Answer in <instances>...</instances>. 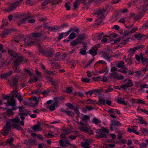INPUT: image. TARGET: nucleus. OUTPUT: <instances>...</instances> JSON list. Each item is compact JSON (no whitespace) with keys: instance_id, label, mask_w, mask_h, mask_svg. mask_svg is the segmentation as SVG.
Listing matches in <instances>:
<instances>
[{"instance_id":"nucleus-33","label":"nucleus","mask_w":148,"mask_h":148,"mask_svg":"<svg viewBox=\"0 0 148 148\" xmlns=\"http://www.w3.org/2000/svg\"><path fill=\"white\" fill-rule=\"evenodd\" d=\"M77 36V34L74 32H72L68 36L69 39L71 40L75 38Z\"/></svg>"},{"instance_id":"nucleus-32","label":"nucleus","mask_w":148,"mask_h":148,"mask_svg":"<svg viewBox=\"0 0 148 148\" xmlns=\"http://www.w3.org/2000/svg\"><path fill=\"white\" fill-rule=\"evenodd\" d=\"M81 0H76L73 3V8L75 9H76L79 5V2L81 1Z\"/></svg>"},{"instance_id":"nucleus-40","label":"nucleus","mask_w":148,"mask_h":148,"mask_svg":"<svg viewBox=\"0 0 148 148\" xmlns=\"http://www.w3.org/2000/svg\"><path fill=\"white\" fill-rule=\"evenodd\" d=\"M51 82V84L54 86V88L56 89L57 90L59 88L58 84L56 82L52 80Z\"/></svg>"},{"instance_id":"nucleus-61","label":"nucleus","mask_w":148,"mask_h":148,"mask_svg":"<svg viewBox=\"0 0 148 148\" xmlns=\"http://www.w3.org/2000/svg\"><path fill=\"white\" fill-rule=\"evenodd\" d=\"M140 59L143 62H148V59L144 58L142 55L141 56Z\"/></svg>"},{"instance_id":"nucleus-25","label":"nucleus","mask_w":148,"mask_h":148,"mask_svg":"<svg viewBox=\"0 0 148 148\" xmlns=\"http://www.w3.org/2000/svg\"><path fill=\"white\" fill-rule=\"evenodd\" d=\"M17 5H16L15 4H13L12 5L10 6L6 9L7 10L8 12H10L14 10L16 8Z\"/></svg>"},{"instance_id":"nucleus-7","label":"nucleus","mask_w":148,"mask_h":148,"mask_svg":"<svg viewBox=\"0 0 148 148\" xmlns=\"http://www.w3.org/2000/svg\"><path fill=\"white\" fill-rule=\"evenodd\" d=\"M14 55H15L14 57L16 58V60L14 61V64L16 66H18L22 62L23 60V58L22 56H17L15 53H14Z\"/></svg>"},{"instance_id":"nucleus-11","label":"nucleus","mask_w":148,"mask_h":148,"mask_svg":"<svg viewBox=\"0 0 148 148\" xmlns=\"http://www.w3.org/2000/svg\"><path fill=\"white\" fill-rule=\"evenodd\" d=\"M106 111L108 113H113L115 115L116 114H120V112L119 110L112 108L107 110H106Z\"/></svg>"},{"instance_id":"nucleus-9","label":"nucleus","mask_w":148,"mask_h":148,"mask_svg":"<svg viewBox=\"0 0 148 148\" xmlns=\"http://www.w3.org/2000/svg\"><path fill=\"white\" fill-rule=\"evenodd\" d=\"M26 16L27 17L26 18H25L19 20L17 24L18 26H20L22 24H24L26 23V22L27 21V18H31V16L29 14V13H27Z\"/></svg>"},{"instance_id":"nucleus-20","label":"nucleus","mask_w":148,"mask_h":148,"mask_svg":"<svg viewBox=\"0 0 148 148\" xmlns=\"http://www.w3.org/2000/svg\"><path fill=\"white\" fill-rule=\"evenodd\" d=\"M96 93H98L99 90H98L94 89L93 90H90L89 91L85 92V94L86 95L88 96V95H91L93 92Z\"/></svg>"},{"instance_id":"nucleus-59","label":"nucleus","mask_w":148,"mask_h":148,"mask_svg":"<svg viewBox=\"0 0 148 148\" xmlns=\"http://www.w3.org/2000/svg\"><path fill=\"white\" fill-rule=\"evenodd\" d=\"M142 28L147 29L148 28V21L144 23L142 27Z\"/></svg>"},{"instance_id":"nucleus-58","label":"nucleus","mask_w":148,"mask_h":148,"mask_svg":"<svg viewBox=\"0 0 148 148\" xmlns=\"http://www.w3.org/2000/svg\"><path fill=\"white\" fill-rule=\"evenodd\" d=\"M39 78L37 75L34 76L32 77H31V79H32L34 83H36L38 81Z\"/></svg>"},{"instance_id":"nucleus-1","label":"nucleus","mask_w":148,"mask_h":148,"mask_svg":"<svg viewBox=\"0 0 148 148\" xmlns=\"http://www.w3.org/2000/svg\"><path fill=\"white\" fill-rule=\"evenodd\" d=\"M36 46L39 51L43 55L49 58L53 57L54 51L52 48H44L41 44H38Z\"/></svg>"},{"instance_id":"nucleus-45","label":"nucleus","mask_w":148,"mask_h":148,"mask_svg":"<svg viewBox=\"0 0 148 148\" xmlns=\"http://www.w3.org/2000/svg\"><path fill=\"white\" fill-rule=\"evenodd\" d=\"M71 30V32H76L77 34H78L79 32V30L77 27L75 26L73 28H70Z\"/></svg>"},{"instance_id":"nucleus-26","label":"nucleus","mask_w":148,"mask_h":148,"mask_svg":"<svg viewBox=\"0 0 148 148\" xmlns=\"http://www.w3.org/2000/svg\"><path fill=\"white\" fill-rule=\"evenodd\" d=\"M79 43L77 40L76 38L71 41L70 43V45L72 47H75L77 45L79 44Z\"/></svg>"},{"instance_id":"nucleus-10","label":"nucleus","mask_w":148,"mask_h":148,"mask_svg":"<svg viewBox=\"0 0 148 148\" xmlns=\"http://www.w3.org/2000/svg\"><path fill=\"white\" fill-rule=\"evenodd\" d=\"M18 79L17 78L15 77L12 79L10 82V86L12 87H13L15 89H16L18 87Z\"/></svg>"},{"instance_id":"nucleus-22","label":"nucleus","mask_w":148,"mask_h":148,"mask_svg":"<svg viewBox=\"0 0 148 148\" xmlns=\"http://www.w3.org/2000/svg\"><path fill=\"white\" fill-rule=\"evenodd\" d=\"M118 74L116 72H114L110 74V78L111 79H116L117 78Z\"/></svg>"},{"instance_id":"nucleus-56","label":"nucleus","mask_w":148,"mask_h":148,"mask_svg":"<svg viewBox=\"0 0 148 148\" xmlns=\"http://www.w3.org/2000/svg\"><path fill=\"white\" fill-rule=\"evenodd\" d=\"M68 26V25L66 23L62 24L60 26H59L60 30H62L64 27H66Z\"/></svg>"},{"instance_id":"nucleus-31","label":"nucleus","mask_w":148,"mask_h":148,"mask_svg":"<svg viewBox=\"0 0 148 148\" xmlns=\"http://www.w3.org/2000/svg\"><path fill=\"white\" fill-rule=\"evenodd\" d=\"M140 131L143 134H148V130L142 127L140 128Z\"/></svg>"},{"instance_id":"nucleus-3","label":"nucleus","mask_w":148,"mask_h":148,"mask_svg":"<svg viewBox=\"0 0 148 148\" xmlns=\"http://www.w3.org/2000/svg\"><path fill=\"white\" fill-rule=\"evenodd\" d=\"M18 92L16 90H13L10 93L11 99H9L7 103H5L6 106H12V109L13 110L16 109L15 106L16 103V100L14 98L15 97H17L18 95L17 94Z\"/></svg>"},{"instance_id":"nucleus-6","label":"nucleus","mask_w":148,"mask_h":148,"mask_svg":"<svg viewBox=\"0 0 148 148\" xmlns=\"http://www.w3.org/2000/svg\"><path fill=\"white\" fill-rule=\"evenodd\" d=\"M41 27L42 26L39 27L35 30L34 32L32 33L33 37L37 38L42 36L43 31L41 29Z\"/></svg>"},{"instance_id":"nucleus-55","label":"nucleus","mask_w":148,"mask_h":148,"mask_svg":"<svg viewBox=\"0 0 148 148\" xmlns=\"http://www.w3.org/2000/svg\"><path fill=\"white\" fill-rule=\"evenodd\" d=\"M2 99H3L7 100L8 101L9 99H11V96L10 94H7L6 95L3 96L2 97Z\"/></svg>"},{"instance_id":"nucleus-44","label":"nucleus","mask_w":148,"mask_h":148,"mask_svg":"<svg viewBox=\"0 0 148 148\" xmlns=\"http://www.w3.org/2000/svg\"><path fill=\"white\" fill-rule=\"evenodd\" d=\"M96 101L91 100L90 99H88L86 101L87 104H95Z\"/></svg>"},{"instance_id":"nucleus-8","label":"nucleus","mask_w":148,"mask_h":148,"mask_svg":"<svg viewBox=\"0 0 148 148\" xmlns=\"http://www.w3.org/2000/svg\"><path fill=\"white\" fill-rule=\"evenodd\" d=\"M97 63L103 64V66L102 69V72L101 73H103L106 72V73L108 72L109 69H108L107 67V63L106 61L103 60H100L97 61Z\"/></svg>"},{"instance_id":"nucleus-15","label":"nucleus","mask_w":148,"mask_h":148,"mask_svg":"<svg viewBox=\"0 0 148 148\" xmlns=\"http://www.w3.org/2000/svg\"><path fill=\"white\" fill-rule=\"evenodd\" d=\"M117 102L118 103L122 104L125 106L127 105V103L125 102L124 98L120 97H118L117 98Z\"/></svg>"},{"instance_id":"nucleus-36","label":"nucleus","mask_w":148,"mask_h":148,"mask_svg":"<svg viewBox=\"0 0 148 148\" xmlns=\"http://www.w3.org/2000/svg\"><path fill=\"white\" fill-rule=\"evenodd\" d=\"M57 106H56L52 104L50 105L47 108V109H49L51 111H53L56 109V107H57Z\"/></svg>"},{"instance_id":"nucleus-24","label":"nucleus","mask_w":148,"mask_h":148,"mask_svg":"<svg viewBox=\"0 0 148 148\" xmlns=\"http://www.w3.org/2000/svg\"><path fill=\"white\" fill-rule=\"evenodd\" d=\"M62 112L66 113L68 115L72 117L74 116L75 115L74 112L72 111H68L66 110H64L62 111Z\"/></svg>"},{"instance_id":"nucleus-62","label":"nucleus","mask_w":148,"mask_h":148,"mask_svg":"<svg viewBox=\"0 0 148 148\" xmlns=\"http://www.w3.org/2000/svg\"><path fill=\"white\" fill-rule=\"evenodd\" d=\"M58 98L57 97L54 98V101L53 103V105L56 106H58Z\"/></svg>"},{"instance_id":"nucleus-27","label":"nucleus","mask_w":148,"mask_h":148,"mask_svg":"<svg viewBox=\"0 0 148 148\" xmlns=\"http://www.w3.org/2000/svg\"><path fill=\"white\" fill-rule=\"evenodd\" d=\"M147 9H146L145 8L141 12H140L139 13H138V15L137 16L139 18L138 20L140 19L141 18H142L143 16H144V14L145 12L146 11V10Z\"/></svg>"},{"instance_id":"nucleus-51","label":"nucleus","mask_w":148,"mask_h":148,"mask_svg":"<svg viewBox=\"0 0 148 148\" xmlns=\"http://www.w3.org/2000/svg\"><path fill=\"white\" fill-rule=\"evenodd\" d=\"M144 47V46L143 45H138L137 46L134 47V49L136 50V51L139 50H141Z\"/></svg>"},{"instance_id":"nucleus-46","label":"nucleus","mask_w":148,"mask_h":148,"mask_svg":"<svg viewBox=\"0 0 148 148\" xmlns=\"http://www.w3.org/2000/svg\"><path fill=\"white\" fill-rule=\"evenodd\" d=\"M92 121L93 123L96 124L97 125H98L99 124H100L101 122L99 120L95 118H93Z\"/></svg>"},{"instance_id":"nucleus-64","label":"nucleus","mask_w":148,"mask_h":148,"mask_svg":"<svg viewBox=\"0 0 148 148\" xmlns=\"http://www.w3.org/2000/svg\"><path fill=\"white\" fill-rule=\"evenodd\" d=\"M99 136L102 138H105L107 137V135L103 132H102L99 134Z\"/></svg>"},{"instance_id":"nucleus-34","label":"nucleus","mask_w":148,"mask_h":148,"mask_svg":"<svg viewBox=\"0 0 148 148\" xmlns=\"http://www.w3.org/2000/svg\"><path fill=\"white\" fill-rule=\"evenodd\" d=\"M11 107V109H8L7 110V112L9 115H13L14 114V112L12 111V110H16L17 109V107L16 106V105L15 106L16 109L15 110H13L12 109V106H10Z\"/></svg>"},{"instance_id":"nucleus-14","label":"nucleus","mask_w":148,"mask_h":148,"mask_svg":"<svg viewBox=\"0 0 148 148\" xmlns=\"http://www.w3.org/2000/svg\"><path fill=\"white\" fill-rule=\"evenodd\" d=\"M40 66L41 69L43 70V71L44 73H46L47 74H50L52 73V71L47 69L45 66L43 64H41Z\"/></svg>"},{"instance_id":"nucleus-53","label":"nucleus","mask_w":148,"mask_h":148,"mask_svg":"<svg viewBox=\"0 0 148 148\" xmlns=\"http://www.w3.org/2000/svg\"><path fill=\"white\" fill-rule=\"evenodd\" d=\"M141 146L142 147H146L148 146V139L146 140L145 142L141 143Z\"/></svg>"},{"instance_id":"nucleus-4","label":"nucleus","mask_w":148,"mask_h":148,"mask_svg":"<svg viewBox=\"0 0 148 148\" xmlns=\"http://www.w3.org/2000/svg\"><path fill=\"white\" fill-rule=\"evenodd\" d=\"M60 136L63 139H61L59 140V145L61 148H65L67 147H73L74 145L70 143V140L69 138H66V135L64 134H61Z\"/></svg>"},{"instance_id":"nucleus-30","label":"nucleus","mask_w":148,"mask_h":148,"mask_svg":"<svg viewBox=\"0 0 148 148\" xmlns=\"http://www.w3.org/2000/svg\"><path fill=\"white\" fill-rule=\"evenodd\" d=\"M112 125L116 126H122L121 124L119 121L115 120L112 121Z\"/></svg>"},{"instance_id":"nucleus-60","label":"nucleus","mask_w":148,"mask_h":148,"mask_svg":"<svg viewBox=\"0 0 148 148\" xmlns=\"http://www.w3.org/2000/svg\"><path fill=\"white\" fill-rule=\"evenodd\" d=\"M82 81L84 82L88 83L90 82V79L86 77L82 78Z\"/></svg>"},{"instance_id":"nucleus-48","label":"nucleus","mask_w":148,"mask_h":148,"mask_svg":"<svg viewBox=\"0 0 148 148\" xmlns=\"http://www.w3.org/2000/svg\"><path fill=\"white\" fill-rule=\"evenodd\" d=\"M130 17L131 18L134 17V20L135 21L138 20L139 18L138 17L135 15L134 13H130Z\"/></svg>"},{"instance_id":"nucleus-41","label":"nucleus","mask_w":148,"mask_h":148,"mask_svg":"<svg viewBox=\"0 0 148 148\" xmlns=\"http://www.w3.org/2000/svg\"><path fill=\"white\" fill-rule=\"evenodd\" d=\"M73 90V88L72 87H67L66 88L65 92L70 94L72 92Z\"/></svg>"},{"instance_id":"nucleus-54","label":"nucleus","mask_w":148,"mask_h":148,"mask_svg":"<svg viewBox=\"0 0 148 148\" xmlns=\"http://www.w3.org/2000/svg\"><path fill=\"white\" fill-rule=\"evenodd\" d=\"M103 57L106 60H107L109 61H110L111 58L110 57V56L108 54H104L103 55Z\"/></svg>"},{"instance_id":"nucleus-21","label":"nucleus","mask_w":148,"mask_h":148,"mask_svg":"<svg viewBox=\"0 0 148 148\" xmlns=\"http://www.w3.org/2000/svg\"><path fill=\"white\" fill-rule=\"evenodd\" d=\"M55 57L54 60L55 61H58L61 59V56L60 53V52H57L55 53Z\"/></svg>"},{"instance_id":"nucleus-16","label":"nucleus","mask_w":148,"mask_h":148,"mask_svg":"<svg viewBox=\"0 0 148 148\" xmlns=\"http://www.w3.org/2000/svg\"><path fill=\"white\" fill-rule=\"evenodd\" d=\"M50 92H54V90L52 88L47 89V91L45 90L41 92V94L43 95L44 96H46L48 95Z\"/></svg>"},{"instance_id":"nucleus-63","label":"nucleus","mask_w":148,"mask_h":148,"mask_svg":"<svg viewBox=\"0 0 148 148\" xmlns=\"http://www.w3.org/2000/svg\"><path fill=\"white\" fill-rule=\"evenodd\" d=\"M50 0H45L42 3V5L43 6H45L50 2Z\"/></svg>"},{"instance_id":"nucleus-23","label":"nucleus","mask_w":148,"mask_h":148,"mask_svg":"<svg viewBox=\"0 0 148 148\" xmlns=\"http://www.w3.org/2000/svg\"><path fill=\"white\" fill-rule=\"evenodd\" d=\"M90 144V141L89 140H87L82 143V147L87 148L89 145Z\"/></svg>"},{"instance_id":"nucleus-17","label":"nucleus","mask_w":148,"mask_h":148,"mask_svg":"<svg viewBox=\"0 0 148 148\" xmlns=\"http://www.w3.org/2000/svg\"><path fill=\"white\" fill-rule=\"evenodd\" d=\"M81 119L83 122L87 123L90 120V116H89L86 115L83 117H81Z\"/></svg>"},{"instance_id":"nucleus-29","label":"nucleus","mask_w":148,"mask_h":148,"mask_svg":"<svg viewBox=\"0 0 148 148\" xmlns=\"http://www.w3.org/2000/svg\"><path fill=\"white\" fill-rule=\"evenodd\" d=\"M10 32V31L8 29H5L2 32V36L3 38L5 37V36L8 35Z\"/></svg>"},{"instance_id":"nucleus-2","label":"nucleus","mask_w":148,"mask_h":148,"mask_svg":"<svg viewBox=\"0 0 148 148\" xmlns=\"http://www.w3.org/2000/svg\"><path fill=\"white\" fill-rule=\"evenodd\" d=\"M12 127L18 130H22V127L20 126L15 123H13L11 124L10 122L7 121L3 128V135L5 136L8 135L10 130Z\"/></svg>"},{"instance_id":"nucleus-49","label":"nucleus","mask_w":148,"mask_h":148,"mask_svg":"<svg viewBox=\"0 0 148 148\" xmlns=\"http://www.w3.org/2000/svg\"><path fill=\"white\" fill-rule=\"evenodd\" d=\"M14 139L12 137H11L9 138H8L7 139V143H8L10 145H11L12 143L14 141Z\"/></svg>"},{"instance_id":"nucleus-37","label":"nucleus","mask_w":148,"mask_h":148,"mask_svg":"<svg viewBox=\"0 0 148 148\" xmlns=\"http://www.w3.org/2000/svg\"><path fill=\"white\" fill-rule=\"evenodd\" d=\"M89 53L93 56H95L97 54V51L94 49H90L89 50Z\"/></svg>"},{"instance_id":"nucleus-42","label":"nucleus","mask_w":148,"mask_h":148,"mask_svg":"<svg viewBox=\"0 0 148 148\" xmlns=\"http://www.w3.org/2000/svg\"><path fill=\"white\" fill-rule=\"evenodd\" d=\"M48 75H46L45 77L47 80H48L49 82H51L52 80V77L51 76V75L53 74V72L52 73L50 74H47Z\"/></svg>"},{"instance_id":"nucleus-43","label":"nucleus","mask_w":148,"mask_h":148,"mask_svg":"<svg viewBox=\"0 0 148 148\" xmlns=\"http://www.w3.org/2000/svg\"><path fill=\"white\" fill-rule=\"evenodd\" d=\"M124 62L122 61L120 62L117 65V66L120 68H121L122 69H124L125 67L124 66Z\"/></svg>"},{"instance_id":"nucleus-47","label":"nucleus","mask_w":148,"mask_h":148,"mask_svg":"<svg viewBox=\"0 0 148 148\" xmlns=\"http://www.w3.org/2000/svg\"><path fill=\"white\" fill-rule=\"evenodd\" d=\"M106 101L103 98L99 99L98 101V104L105 105Z\"/></svg>"},{"instance_id":"nucleus-18","label":"nucleus","mask_w":148,"mask_h":148,"mask_svg":"<svg viewBox=\"0 0 148 148\" xmlns=\"http://www.w3.org/2000/svg\"><path fill=\"white\" fill-rule=\"evenodd\" d=\"M127 131L130 133H134L137 135H139L140 134V133L134 127L128 128L127 129Z\"/></svg>"},{"instance_id":"nucleus-5","label":"nucleus","mask_w":148,"mask_h":148,"mask_svg":"<svg viewBox=\"0 0 148 148\" xmlns=\"http://www.w3.org/2000/svg\"><path fill=\"white\" fill-rule=\"evenodd\" d=\"M98 18L96 20V23L98 25H100L103 23V20L104 18V11L100 9L98 10L95 13Z\"/></svg>"},{"instance_id":"nucleus-12","label":"nucleus","mask_w":148,"mask_h":148,"mask_svg":"<svg viewBox=\"0 0 148 148\" xmlns=\"http://www.w3.org/2000/svg\"><path fill=\"white\" fill-rule=\"evenodd\" d=\"M86 37V36L84 34L79 35L76 38L79 44L82 40H84Z\"/></svg>"},{"instance_id":"nucleus-35","label":"nucleus","mask_w":148,"mask_h":148,"mask_svg":"<svg viewBox=\"0 0 148 148\" xmlns=\"http://www.w3.org/2000/svg\"><path fill=\"white\" fill-rule=\"evenodd\" d=\"M24 73L26 75H29L30 76H32L33 75L32 73L30 71L26 69H24Z\"/></svg>"},{"instance_id":"nucleus-19","label":"nucleus","mask_w":148,"mask_h":148,"mask_svg":"<svg viewBox=\"0 0 148 148\" xmlns=\"http://www.w3.org/2000/svg\"><path fill=\"white\" fill-rule=\"evenodd\" d=\"M12 73V71H10L5 73H3L1 75V77L3 78H5L10 76Z\"/></svg>"},{"instance_id":"nucleus-13","label":"nucleus","mask_w":148,"mask_h":148,"mask_svg":"<svg viewBox=\"0 0 148 148\" xmlns=\"http://www.w3.org/2000/svg\"><path fill=\"white\" fill-rule=\"evenodd\" d=\"M49 30L50 32H56L57 31H61L59 26H55L49 27Z\"/></svg>"},{"instance_id":"nucleus-39","label":"nucleus","mask_w":148,"mask_h":148,"mask_svg":"<svg viewBox=\"0 0 148 148\" xmlns=\"http://www.w3.org/2000/svg\"><path fill=\"white\" fill-rule=\"evenodd\" d=\"M134 37L136 39H140L145 37L144 35L141 34H137L136 33L134 35Z\"/></svg>"},{"instance_id":"nucleus-52","label":"nucleus","mask_w":148,"mask_h":148,"mask_svg":"<svg viewBox=\"0 0 148 148\" xmlns=\"http://www.w3.org/2000/svg\"><path fill=\"white\" fill-rule=\"evenodd\" d=\"M12 121L14 123H19L20 122V119L19 117H16L12 119Z\"/></svg>"},{"instance_id":"nucleus-50","label":"nucleus","mask_w":148,"mask_h":148,"mask_svg":"<svg viewBox=\"0 0 148 148\" xmlns=\"http://www.w3.org/2000/svg\"><path fill=\"white\" fill-rule=\"evenodd\" d=\"M40 128V125L38 124L35 125H34L32 127V129L35 131H37L39 130Z\"/></svg>"},{"instance_id":"nucleus-28","label":"nucleus","mask_w":148,"mask_h":148,"mask_svg":"<svg viewBox=\"0 0 148 148\" xmlns=\"http://www.w3.org/2000/svg\"><path fill=\"white\" fill-rule=\"evenodd\" d=\"M138 120L139 121V123L140 124H144L145 126L147 125V122L145 121L142 117H139Z\"/></svg>"},{"instance_id":"nucleus-57","label":"nucleus","mask_w":148,"mask_h":148,"mask_svg":"<svg viewBox=\"0 0 148 148\" xmlns=\"http://www.w3.org/2000/svg\"><path fill=\"white\" fill-rule=\"evenodd\" d=\"M28 142L30 145H32L34 144H36L37 141L35 139H33L32 140H29L28 141Z\"/></svg>"},{"instance_id":"nucleus-38","label":"nucleus","mask_w":148,"mask_h":148,"mask_svg":"<svg viewBox=\"0 0 148 148\" xmlns=\"http://www.w3.org/2000/svg\"><path fill=\"white\" fill-rule=\"evenodd\" d=\"M25 43L26 45L28 46H31L34 44V42L32 41L27 40V41L26 39H25L24 40Z\"/></svg>"}]
</instances>
